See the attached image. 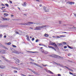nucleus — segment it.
I'll return each instance as SVG.
<instances>
[{"label": "nucleus", "mask_w": 76, "mask_h": 76, "mask_svg": "<svg viewBox=\"0 0 76 76\" xmlns=\"http://www.w3.org/2000/svg\"><path fill=\"white\" fill-rule=\"evenodd\" d=\"M11 68H12V69H17V70H20V69H19V68H17L14 66H12Z\"/></svg>", "instance_id": "8"}, {"label": "nucleus", "mask_w": 76, "mask_h": 76, "mask_svg": "<svg viewBox=\"0 0 76 76\" xmlns=\"http://www.w3.org/2000/svg\"><path fill=\"white\" fill-rule=\"evenodd\" d=\"M58 76H61V74H58Z\"/></svg>", "instance_id": "45"}, {"label": "nucleus", "mask_w": 76, "mask_h": 76, "mask_svg": "<svg viewBox=\"0 0 76 76\" xmlns=\"http://www.w3.org/2000/svg\"><path fill=\"white\" fill-rule=\"evenodd\" d=\"M4 38H6V35L4 36Z\"/></svg>", "instance_id": "54"}, {"label": "nucleus", "mask_w": 76, "mask_h": 76, "mask_svg": "<svg viewBox=\"0 0 76 76\" xmlns=\"http://www.w3.org/2000/svg\"><path fill=\"white\" fill-rule=\"evenodd\" d=\"M6 18H2V19H3V20H5V19Z\"/></svg>", "instance_id": "57"}, {"label": "nucleus", "mask_w": 76, "mask_h": 76, "mask_svg": "<svg viewBox=\"0 0 76 76\" xmlns=\"http://www.w3.org/2000/svg\"><path fill=\"white\" fill-rule=\"evenodd\" d=\"M28 70H31V71H32V70L31 69H30L29 68H28Z\"/></svg>", "instance_id": "47"}, {"label": "nucleus", "mask_w": 76, "mask_h": 76, "mask_svg": "<svg viewBox=\"0 0 76 76\" xmlns=\"http://www.w3.org/2000/svg\"><path fill=\"white\" fill-rule=\"evenodd\" d=\"M14 73H18L17 71L15 70L14 71Z\"/></svg>", "instance_id": "35"}, {"label": "nucleus", "mask_w": 76, "mask_h": 76, "mask_svg": "<svg viewBox=\"0 0 76 76\" xmlns=\"http://www.w3.org/2000/svg\"><path fill=\"white\" fill-rule=\"evenodd\" d=\"M42 65L43 66H48L47 65H44L43 64H42Z\"/></svg>", "instance_id": "48"}, {"label": "nucleus", "mask_w": 76, "mask_h": 76, "mask_svg": "<svg viewBox=\"0 0 76 76\" xmlns=\"http://www.w3.org/2000/svg\"><path fill=\"white\" fill-rule=\"evenodd\" d=\"M56 38H60V37H58V36H57V37H56Z\"/></svg>", "instance_id": "64"}, {"label": "nucleus", "mask_w": 76, "mask_h": 76, "mask_svg": "<svg viewBox=\"0 0 76 76\" xmlns=\"http://www.w3.org/2000/svg\"><path fill=\"white\" fill-rule=\"evenodd\" d=\"M16 61L18 63H19V59H17L16 60Z\"/></svg>", "instance_id": "27"}, {"label": "nucleus", "mask_w": 76, "mask_h": 76, "mask_svg": "<svg viewBox=\"0 0 76 76\" xmlns=\"http://www.w3.org/2000/svg\"><path fill=\"white\" fill-rule=\"evenodd\" d=\"M4 15H5V16H8L9 15V14L6 13H5L4 14Z\"/></svg>", "instance_id": "25"}, {"label": "nucleus", "mask_w": 76, "mask_h": 76, "mask_svg": "<svg viewBox=\"0 0 76 76\" xmlns=\"http://www.w3.org/2000/svg\"><path fill=\"white\" fill-rule=\"evenodd\" d=\"M64 67H66V69H68L69 70V68H68V67L66 66H64Z\"/></svg>", "instance_id": "37"}, {"label": "nucleus", "mask_w": 76, "mask_h": 76, "mask_svg": "<svg viewBox=\"0 0 76 76\" xmlns=\"http://www.w3.org/2000/svg\"><path fill=\"white\" fill-rule=\"evenodd\" d=\"M5 5H6L7 7H9V5H8V4H6Z\"/></svg>", "instance_id": "34"}, {"label": "nucleus", "mask_w": 76, "mask_h": 76, "mask_svg": "<svg viewBox=\"0 0 76 76\" xmlns=\"http://www.w3.org/2000/svg\"><path fill=\"white\" fill-rule=\"evenodd\" d=\"M28 52V53H35V52H32L31 51H27Z\"/></svg>", "instance_id": "21"}, {"label": "nucleus", "mask_w": 76, "mask_h": 76, "mask_svg": "<svg viewBox=\"0 0 76 76\" xmlns=\"http://www.w3.org/2000/svg\"><path fill=\"white\" fill-rule=\"evenodd\" d=\"M68 48H70V47L68 45Z\"/></svg>", "instance_id": "59"}, {"label": "nucleus", "mask_w": 76, "mask_h": 76, "mask_svg": "<svg viewBox=\"0 0 76 76\" xmlns=\"http://www.w3.org/2000/svg\"><path fill=\"white\" fill-rule=\"evenodd\" d=\"M37 25H41L42 24L40 23H36Z\"/></svg>", "instance_id": "18"}, {"label": "nucleus", "mask_w": 76, "mask_h": 76, "mask_svg": "<svg viewBox=\"0 0 76 76\" xmlns=\"http://www.w3.org/2000/svg\"><path fill=\"white\" fill-rule=\"evenodd\" d=\"M59 45H62V44L61 43H59Z\"/></svg>", "instance_id": "60"}, {"label": "nucleus", "mask_w": 76, "mask_h": 76, "mask_svg": "<svg viewBox=\"0 0 76 76\" xmlns=\"http://www.w3.org/2000/svg\"><path fill=\"white\" fill-rule=\"evenodd\" d=\"M12 46L13 47H14V48H16V46L15 45H12Z\"/></svg>", "instance_id": "28"}, {"label": "nucleus", "mask_w": 76, "mask_h": 76, "mask_svg": "<svg viewBox=\"0 0 76 76\" xmlns=\"http://www.w3.org/2000/svg\"><path fill=\"white\" fill-rule=\"evenodd\" d=\"M2 36H3L2 34H1L0 35V38H2Z\"/></svg>", "instance_id": "36"}, {"label": "nucleus", "mask_w": 76, "mask_h": 76, "mask_svg": "<svg viewBox=\"0 0 76 76\" xmlns=\"http://www.w3.org/2000/svg\"><path fill=\"white\" fill-rule=\"evenodd\" d=\"M74 29H76V27H74Z\"/></svg>", "instance_id": "61"}, {"label": "nucleus", "mask_w": 76, "mask_h": 76, "mask_svg": "<svg viewBox=\"0 0 76 76\" xmlns=\"http://www.w3.org/2000/svg\"><path fill=\"white\" fill-rule=\"evenodd\" d=\"M10 19L9 18H5V20H9Z\"/></svg>", "instance_id": "29"}, {"label": "nucleus", "mask_w": 76, "mask_h": 76, "mask_svg": "<svg viewBox=\"0 0 76 76\" xmlns=\"http://www.w3.org/2000/svg\"><path fill=\"white\" fill-rule=\"evenodd\" d=\"M49 48H52V49H53V50H55V51H56V49H55V48H53V47H52L51 46H48Z\"/></svg>", "instance_id": "14"}, {"label": "nucleus", "mask_w": 76, "mask_h": 76, "mask_svg": "<svg viewBox=\"0 0 76 76\" xmlns=\"http://www.w3.org/2000/svg\"><path fill=\"white\" fill-rule=\"evenodd\" d=\"M32 24H34V22H28L27 23V24H26V25H30Z\"/></svg>", "instance_id": "6"}, {"label": "nucleus", "mask_w": 76, "mask_h": 76, "mask_svg": "<svg viewBox=\"0 0 76 76\" xmlns=\"http://www.w3.org/2000/svg\"><path fill=\"white\" fill-rule=\"evenodd\" d=\"M73 75H73V76H76V74H73Z\"/></svg>", "instance_id": "51"}, {"label": "nucleus", "mask_w": 76, "mask_h": 76, "mask_svg": "<svg viewBox=\"0 0 76 76\" xmlns=\"http://www.w3.org/2000/svg\"><path fill=\"white\" fill-rule=\"evenodd\" d=\"M59 24H61V21H59Z\"/></svg>", "instance_id": "49"}, {"label": "nucleus", "mask_w": 76, "mask_h": 76, "mask_svg": "<svg viewBox=\"0 0 76 76\" xmlns=\"http://www.w3.org/2000/svg\"><path fill=\"white\" fill-rule=\"evenodd\" d=\"M30 60L32 61H34V60H33V59H32V58H30Z\"/></svg>", "instance_id": "33"}, {"label": "nucleus", "mask_w": 76, "mask_h": 76, "mask_svg": "<svg viewBox=\"0 0 76 76\" xmlns=\"http://www.w3.org/2000/svg\"><path fill=\"white\" fill-rule=\"evenodd\" d=\"M1 4L2 6H4V5L3 4Z\"/></svg>", "instance_id": "58"}, {"label": "nucleus", "mask_w": 76, "mask_h": 76, "mask_svg": "<svg viewBox=\"0 0 76 76\" xmlns=\"http://www.w3.org/2000/svg\"><path fill=\"white\" fill-rule=\"evenodd\" d=\"M60 56L56 54L54 55V57L55 58H57V57H59Z\"/></svg>", "instance_id": "11"}, {"label": "nucleus", "mask_w": 76, "mask_h": 76, "mask_svg": "<svg viewBox=\"0 0 76 76\" xmlns=\"http://www.w3.org/2000/svg\"><path fill=\"white\" fill-rule=\"evenodd\" d=\"M48 53V52H47L45 51V52H44V53L45 54H47Z\"/></svg>", "instance_id": "30"}, {"label": "nucleus", "mask_w": 76, "mask_h": 76, "mask_svg": "<svg viewBox=\"0 0 76 76\" xmlns=\"http://www.w3.org/2000/svg\"><path fill=\"white\" fill-rule=\"evenodd\" d=\"M26 2H24L23 4H22V6H25V7L26 6Z\"/></svg>", "instance_id": "20"}, {"label": "nucleus", "mask_w": 76, "mask_h": 76, "mask_svg": "<svg viewBox=\"0 0 76 76\" xmlns=\"http://www.w3.org/2000/svg\"><path fill=\"white\" fill-rule=\"evenodd\" d=\"M44 36L45 37H49V35L48 34H45Z\"/></svg>", "instance_id": "13"}, {"label": "nucleus", "mask_w": 76, "mask_h": 76, "mask_svg": "<svg viewBox=\"0 0 76 76\" xmlns=\"http://www.w3.org/2000/svg\"><path fill=\"white\" fill-rule=\"evenodd\" d=\"M26 37H27V39L28 41H29V36L28 35H27L26 36Z\"/></svg>", "instance_id": "19"}, {"label": "nucleus", "mask_w": 76, "mask_h": 76, "mask_svg": "<svg viewBox=\"0 0 76 76\" xmlns=\"http://www.w3.org/2000/svg\"><path fill=\"white\" fill-rule=\"evenodd\" d=\"M9 2H10V3H11V4H12V1H11L9 0Z\"/></svg>", "instance_id": "39"}, {"label": "nucleus", "mask_w": 76, "mask_h": 76, "mask_svg": "<svg viewBox=\"0 0 76 76\" xmlns=\"http://www.w3.org/2000/svg\"><path fill=\"white\" fill-rule=\"evenodd\" d=\"M21 75H22V76H26L25 75H23V74H21Z\"/></svg>", "instance_id": "52"}, {"label": "nucleus", "mask_w": 76, "mask_h": 76, "mask_svg": "<svg viewBox=\"0 0 76 76\" xmlns=\"http://www.w3.org/2000/svg\"><path fill=\"white\" fill-rule=\"evenodd\" d=\"M44 9L45 10H46V7H44Z\"/></svg>", "instance_id": "43"}, {"label": "nucleus", "mask_w": 76, "mask_h": 76, "mask_svg": "<svg viewBox=\"0 0 76 76\" xmlns=\"http://www.w3.org/2000/svg\"><path fill=\"white\" fill-rule=\"evenodd\" d=\"M15 33H16L17 34H19V35H21L22 34H20L18 32H15Z\"/></svg>", "instance_id": "24"}, {"label": "nucleus", "mask_w": 76, "mask_h": 76, "mask_svg": "<svg viewBox=\"0 0 76 76\" xmlns=\"http://www.w3.org/2000/svg\"><path fill=\"white\" fill-rule=\"evenodd\" d=\"M50 45H54V47H57V45L55 43H52L50 44Z\"/></svg>", "instance_id": "9"}, {"label": "nucleus", "mask_w": 76, "mask_h": 76, "mask_svg": "<svg viewBox=\"0 0 76 76\" xmlns=\"http://www.w3.org/2000/svg\"><path fill=\"white\" fill-rule=\"evenodd\" d=\"M6 44H7V45H10L11 44V43L10 42L7 43H6Z\"/></svg>", "instance_id": "23"}, {"label": "nucleus", "mask_w": 76, "mask_h": 76, "mask_svg": "<svg viewBox=\"0 0 76 76\" xmlns=\"http://www.w3.org/2000/svg\"><path fill=\"white\" fill-rule=\"evenodd\" d=\"M48 72L50 73H51V74H53V73L52 72H51V71L50 70H48Z\"/></svg>", "instance_id": "26"}, {"label": "nucleus", "mask_w": 76, "mask_h": 76, "mask_svg": "<svg viewBox=\"0 0 76 76\" xmlns=\"http://www.w3.org/2000/svg\"><path fill=\"white\" fill-rule=\"evenodd\" d=\"M53 63L55 64H57V65H58V66H59V65H60V66H61V67H62V66H63L62 65H61V64H60L58 63H57L56 62H53Z\"/></svg>", "instance_id": "10"}, {"label": "nucleus", "mask_w": 76, "mask_h": 76, "mask_svg": "<svg viewBox=\"0 0 76 76\" xmlns=\"http://www.w3.org/2000/svg\"><path fill=\"white\" fill-rule=\"evenodd\" d=\"M69 70H70V71H71V72H73V70L72 69H70L69 68Z\"/></svg>", "instance_id": "32"}, {"label": "nucleus", "mask_w": 76, "mask_h": 76, "mask_svg": "<svg viewBox=\"0 0 76 76\" xmlns=\"http://www.w3.org/2000/svg\"><path fill=\"white\" fill-rule=\"evenodd\" d=\"M41 28L42 29H46V28H47L48 27V26L47 25H42V26H41Z\"/></svg>", "instance_id": "3"}, {"label": "nucleus", "mask_w": 76, "mask_h": 76, "mask_svg": "<svg viewBox=\"0 0 76 76\" xmlns=\"http://www.w3.org/2000/svg\"><path fill=\"white\" fill-rule=\"evenodd\" d=\"M30 29H32V30H33V28H31V27H29Z\"/></svg>", "instance_id": "50"}, {"label": "nucleus", "mask_w": 76, "mask_h": 76, "mask_svg": "<svg viewBox=\"0 0 76 76\" xmlns=\"http://www.w3.org/2000/svg\"><path fill=\"white\" fill-rule=\"evenodd\" d=\"M34 39H35L34 38H33L32 39V41H34Z\"/></svg>", "instance_id": "44"}, {"label": "nucleus", "mask_w": 76, "mask_h": 76, "mask_svg": "<svg viewBox=\"0 0 76 76\" xmlns=\"http://www.w3.org/2000/svg\"><path fill=\"white\" fill-rule=\"evenodd\" d=\"M10 49L12 51L13 53H16V54H19V52H18L17 51L14 49L12 48H10Z\"/></svg>", "instance_id": "1"}, {"label": "nucleus", "mask_w": 76, "mask_h": 76, "mask_svg": "<svg viewBox=\"0 0 76 76\" xmlns=\"http://www.w3.org/2000/svg\"><path fill=\"white\" fill-rule=\"evenodd\" d=\"M64 48H67V46H65L64 47Z\"/></svg>", "instance_id": "42"}, {"label": "nucleus", "mask_w": 76, "mask_h": 76, "mask_svg": "<svg viewBox=\"0 0 76 76\" xmlns=\"http://www.w3.org/2000/svg\"><path fill=\"white\" fill-rule=\"evenodd\" d=\"M65 51H68V49H66L65 50Z\"/></svg>", "instance_id": "56"}, {"label": "nucleus", "mask_w": 76, "mask_h": 76, "mask_svg": "<svg viewBox=\"0 0 76 76\" xmlns=\"http://www.w3.org/2000/svg\"><path fill=\"white\" fill-rule=\"evenodd\" d=\"M8 26H9V25H2V27H7Z\"/></svg>", "instance_id": "17"}, {"label": "nucleus", "mask_w": 76, "mask_h": 76, "mask_svg": "<svg viewBox=\"0 0 76 76\" xmlns=\"http://www.w3.org/2000/svg\"><path fill=\"white\" fill-rule=\"evenodd\" d=\"M69 74H70V75H73V73H71V72H69Z\"/></svg>", "instance_id": "46"}, {"label": "nucleus", "mask_w": 76, "mask_h": 76, "mask_svg": "<svg viewBox=\"0 0 76 76\" xmlns=\"http://www.w3.org/2000/svg\"><path fill=\"white\" fill-rule=\"evenodd\" d=\"M45 12H49V10H48L45 11Z\"/></svg>", "instance_id": "40"}, {"label": "nucleus", "mask_w": 76, "mask_h": 76, "mask_svg": "<svg viewBox=\"0 0 76 76\" xmlns=\"http://www.w3.org/2000/svg\"><path fill=\"white\" fill-rule=\"evenodd\" d=\"M41 26H37L36 27V28L34 29V30H41Z\"/></svg>", "instance_id": "4"}, {"label": "nucleus", "mask_w": 76, "mask_h": 76, "mask_svg": "<svg viewBox=\"0 0 76 76\" xmlns=\"http://www.w3.org/2000/svg\"><path fill=\"white\" fill-rule=\"evenodd\" d=\"M5 52H6L5 50H2L0 51V53H1V54H4Z\"/></svg>", "instance_id": "5"}, {"label": "nucleus", "mask_w": 76, "mask_h": 76, "mask_svg": "<svg viewBox=\"0 0 76 76\" xmlns=\"http://www.w3.org/2000/svg\"><path fill=\"white\" fill-rule=\"evenodd\" d=\"M11 17H13V15H11Z\"/></svg>", "instance_id": "55"}, {"label": "nucleus", "mask_w": 76, "mask_h": 76, "mask_svg": "<svg viewBox=\"0 0 76 76\" xmlns=\"http://www.w3.org/2000/svg\"><path fill=\"white\" fill-rule=\"evenodd\" d=\"M67 3H68V4H70L71 5H72V4H75V2H73L68 1L67 2Z\"/></svg>", "instance_id": "7"}, {"label": "nucleus", "mask_w": 76, "mask_h": 76, "mask_svg": "<svg viewBox=\"0 0 76 76\" xmlns=\"http://www.w3.org/2000/svg\"><path fill=\"white\" fill-rule=\"evenodd\" d=\"M53 38H56V36H53Z\"/></svg>", "instance_id": "53"}, {"label": "nucleus", "mask_w": 76, "mask_h": 76, "mask_svg": "<svg viewBox=\"0 0 76 76\" xmlns=\"http://www.w3.org/2000/svg\"><path fill=\"white\" fill-rule=\"evenodd\" d=\"M74 15L75 16V17H76V14H74Z\"/></svg>", "instance_id": "63"}, {"label": "nucleus", "mask_w": 76, "mask_h": 76, "mask_svg": "<svg viewBox=\"0 0 76 76\" xmlns=\"http://www.w3.org/2000/svg\"><path fill=\"white\" fill-rule=\"evenodd\" d=\"M30 63H31V64H34V65H35V66H38V67H39L40 68H42V67L41 66L39 65V64H37L36 63H34L33 62H30Z\"/></svg>", "instance_id": "2"}, {"label": "nucleus", "mask_w": 76, "mask_h": 76, "mask_svg": "<svg viewBox=\"0 0 76 76\" xmlns=\"http://www.w3.org/2000/svg\"><path fill=\"white\" fill-rule=\"evenodd\" d=\"M5 66L3 65H0V68L1 69H4V68H5Z\"/></svg>", "instance_id": "12"}, {"label": "nucleus", "mask_w": 76, "mask_h": 76, "mask_svg": "<svg viewBox=\"0 0 76 76\" xmlns=\"http://www.w3.org/2000/svg\"><path fill=\"white\" fill-rule=\"evenodd\" d=\"M39 45H42V46H44V47H45V45H43L42 44H39Z\"/></svg>", "instance_id": "22"}, {"label": "nucleus", "mask_w": 76, "mask_h": 76, "mask_svg": "<svg viewBox=\"0 0 76 76\" xmlns=\"http://www.w3.org/2000/svg\"><path fill=\"white\" fill-rule=\"evenodd\" d=\"M60 36L61 37H64V36L63 35H61V36Z\"/></svg>", "instance_id": "41"}, {"label": "nucleus", "mask_w": 76, "mask_h": 76, "mask_svg": "<svg viewBox=\"0 0 76 76\" xmlns=\"http://www.w3.org/2000/svg\"><path fill=\"white\" fill-rule=\"evenodd\" d=\"M63 44H64V45H66V44H67V43H66V42H63Z\"/></svg>", "instance_id": "31"}, {"label": "nucleus", "mask_w": 76, "mask_h": 76, "mask_svg": "<svg viewBox=\"0 0 76 76\" xmlns=\"http://www.w3.org/2000/svg\"><path fill=\"white\" fill-rule=\"evenodd\" d=\"M23 64V63H20V64H21V65H22Z\"/></svg>", "instance_id": "62"}, {"label": "nucleus", "mask_w": 76, "mask_h": 76, "mask_svg": "<svg viewBox=\"0 0 76 76\" xmlns=\"http://www.w3.org/2000/svg\"><path fill=\"white\" fill-rule=\"evenodd\" d=\"M1 57L3 58H4V60H6V61H8V60L6 59V58H4V57H3V56H2Z\"/></svg>", "instance_id": "16"}, {"label": "nucleus", "mask_w": 76, "mask_h": 76, "mask_svg": "<svg viewBox=\"0 0 76 76\" xmlns=\"http://www.w3.org/2000/svg\"><path fill=\"white\" fill-rule=\"evenodd\" d=\"M31 72H33V73H34V74H35L36 75H38V73L36 72H35V71L32 70Z\"/></svg>", "instance_id": "15"}, {"label": "nucleus", "mask_w": 76, "mask_h": 76, "mask_svg": "<svg viewBox=\"0 0 76 76\" xmlns=\"http://www.w3.org/2000/svg\"><path fill=\"white\" fill-rule=\"evenodd\" d=\"M39 40H38V39H37L36 40V42H38Z\"/></svg>", "instance_id": "38"}]
</instances>
